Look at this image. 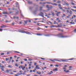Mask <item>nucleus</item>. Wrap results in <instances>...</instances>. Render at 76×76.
<instances>
[{
  "instance_id": "nucleus-1",
  "label": "nucleus",
  "mask_w": 76,
  "mask_h": 76,
  "mask_svg": "<svg viewBox=\"0 0 76 76\" xmlns=\"http://www.w3.org/2000/svg\"><path fill=\"white\" fill-rule=\"evenodd\" d=\"M62 35H63V33H59L58 35V37H59L60 38H66L67 37V36H64Z\"/></svg>"
},
{
  "instance_id": "nucleus-2",
  "label": "nucleus",
  "mask_w": 76,
  "mask_h": 76,
  "mask_svg": "<svg viewBox=\"0 0 76 76\" xmlns=\"http://www.w3.org/2000/svg\"><path fill=\"white\" fill-rule=\"evenodd\" d=\"M20 32H21V33H24L26 34H28V35H31V34L28 31H26L24 30H20L19 31Z\"/></svg>"
},
{
  "instance_id": "nucleus-3",
  "label": "nucleus",
  "mask_w": 76,
  "mask_h": 76,
  "mask_svg": "<svg viewBox=\"0 0 76 76\" xmlns=\"http://www.w3.org/2000/svg\"><path fill=\"white\" fill-rule=\"evenodd\" d=\"M60 60L62 61H64V62L67 61V60L66 59H60Z\"/></svg>"
},
{
  "instance_id": "nucleus-4",
  "label": "nucleus",
  "mask_w": 76,
  "mask_h": 76,
  "mask_svg": "<svg viewBox=\"0 0 76 76\" xmlns=\"http://www.w3.org/2000/svg\"><path fill=\"white\" fill-rule=\"evenodd\" d=\"M6 27H7V26L4 25H2L1 26V28H6Z\"/></svg>"
},
{
  "instance_id": "nucleus-5",
  "label": "nucleus",
  "mask_w": 76,
  "mask_h": 76,
  "mask_svg": "<svg viewBox=\"0 0 76 76\" xmlns=\"http://www.w3.org/2000/svg\"><path fill=\"white\" fill-rule=\"evenodd\" d=\"M38 67V65H36V67H35V69H40V67Z\"/></svg>"
},
{
  "instance_id": "nucleus-6",
  "label": "nucleus",
  "mask_w": 76,
  "mask_h": 76,
  "mask_svg": "<svg viewBox=\"0 0 76 76\" xmlns=\"http://www.w3.org/2000/svg\"><path fill=\"white\" fill-rule=\"evenodd\" d=\"M42 33H41V34H36V35H38V36H41L42 35Z\"/></svg>"
},
{
  "instance_id": "nucleus-7",
  "label": "nucleus",
  "mask_w": 76,
  "mask_h": 76,
  "mask_svg": "<svg viewBox=\"0 0 76 76\" xmlns=\"http://www.w3.org/2000/svg\"><path fill=\"white\" fill-rule=\"evenodd\" d=\"M64 71L65 73H69V70H64Z\"/></svg>"
},
{
  "instance_id": "nucleus-8",
  "label": "nucleus",
  "mask_w": 76,
  "mask_h": 76,
  "mask_svg": "<svg viewBox=\"0 0 76 76\" xmlns=\"http://www.w3.org/2000/svg\"><path fill=\"white\" fill-rule=\"evenodd\" d=\"M51 4H52V5H53V6H57V4L55 3L54 4L52 3H51Z\"/></svg>"
},
{
  "instance_id": "nucleus-9",
  "label": "nucleus",
  "mask_w": 76,
  "mask_h": 76,
  "mask_svg": "<svg viewBox=\"0 0 76 76\" xmlns=\"http://www.w3.org/2000/svg\"><path fill=\"white\" fill-rule=\"evenodd\" d=\"M53 71H58V69H57V68L54 69H53Z\"/></svg>"
},
{
  "instance_id": "nucleus-10",
  "label": "nucleus",
  "mask_w": 76,
  "mask_h": 76,
  "mask_svg": "<svg viewBox=\"0 0 76 76\" xmlns=\"http://www.w3.org/2000/svg\"><path fill=\"white\" fill-rule=\"evenodd\" d=\"M28 3H29V4H32V1H28Z\"/></svg>"
},
{
  "instance_id": "nucleus-11",
  "label": "nucleus",
  "mask_w": 76,
  "mask_h": 76,
  "mask_svg": "<svg viewBox=\"0 0 76 76\" xmlns=\"http://www.w3.org/2000/svg\"><path fill=\"white\" fill-rule=\"evenodd\" d=\"M70 9H71V10H72V9L71 8V7H68L67 8V10H70Z\"/></svg>"
},
{
  "instance_id": "nucleus-12",
  "label": "nucleus",
  "mask_w": 76,
  "mask_h": 76,
  "mask_svg": "<svg viewBox=\"0 0 76 76\" xmlns=\"http://www.w3.org/2000/svg\"><path fill=\"white\" fill-rule=\"evenodd\" d=\"M51 13H52V15H53V16H54V15H55V14H54V13L53 12H51Z\"/></svg>"
},
{
  "instance_id": "nucleus-13",
  "label": "nucleus",
  "mask_w": 76,
  "mask_h": 76,
  "mask_svg": "<svg viewBox=\"0 0 76 76\" xmlns=\"http://www.w3.org/2000/svg\"><path fill=\"white\" fill-rule=\"evenodd\" d=\"M74 59V58H70V59H68L69 60H73Z\"/></svg>"
},
{
  "instance_id": "nucleus-14",
  "label": "nucleus",
  "mask_w": 76,
  "mask_h": 76,
  "mask_svg": "<svg viewBox=\"0 0 76 76\" xmlns=\"http://www.w3.org/2000/svg\"><path fill=\"white\" fill-rule=\"evenodd\" d=\"M24 22L25 24H27L28 23V20H27L26 21H24Z\"/></svg>"
},
{
  "instance_id": "nucleus-15",
  "label": "nucleus",
  "mask_w": 76,
  "mask_h": 76,
  "mask_svg": "<svg viewBox=\"0 0 76 76\" xmlns=\"http://www.w3.org/2000/svg\"><path fill=\"white\" fill-rule=\"evenodd\" d=\"M39 15H44V14L42 13V12H41L39 14Z\"/></svg>"
},
{
  "instance_id": "nucleus-16",
  "label": "nucleus",
  "mask_w": 76,
  "mask_h": 76,
  "mask_svg": "<svg viewBox=\"0 0 76 76\" xmlns=\"http://www.w3.org/2000/svg\"><path fill=\"white\" fill-rule=\"evenodd\" d=\"M3 14H4V15H6V14H7V12H4L2 13Z\"/></svg>"
},
{
  "instance_id": "nucleus-17",
  "label": "nucleus",
  "mask_w": 76,
  "mask_h": 76,
  "mask_svg": "<svg viewBox=\"0 0 76 76\" xmlns=\"http://www.w3.org/2000/svg\"><path fill=\"white\" fill-rule=\"evenodd\" d=\"M69 13H70V15H72V11L71 10H69Z\"/></svg>"
},
{
  "instance_id": "nucleus-18",
  "label": "nucleus",
  "mask_w": 76,
  "mask_h": 76,
  "mask_svg": "<svg viewBox=\"0 0 76 76\" xmlns=\"http://www.w3.org/2000/svg\"><path fill=\"white\" fill-rule=\"evenodd\" d=\"M54 60H56V61H59V60L57 59H54Z\"/></svg>"
},
{
  "instance_id": "nucleus-19",
  "label": "nucleus",
  "mask_w": 76,
  "mask_h": 76,
  "mask_svg": "<svg viewBox=\"0 0 76 76\" xmlns=\"http://www.w3.org/2000/svg\"><path fill=\"white\" fill-rule=\"evenodd\" d=\"M14 52L16 53H20V52H18L17 51H14Z\"/></svg>"
},
{
  "instance_id": "nucleus-20",
  "label": "nucleus",
  "mask_w": 76,
  "mask_h": 76,
  "mask_svg": "<svg viewBox=\"0 0 76 76\" xmlns=\"http://www.w3.org/2000/svg\"><path fill=\"white\" fill-rule=\"evenodd\" d=\"M37 73L38 74V75H41V72H37Z\"/></svg>"
},
{
  "instance_id": "nucleus-21",
  "label": "nucleus",
  "mask_w": 76,
  "mask_h": 76,
  "mask_svg": "<svg viewBox=\"0 0 76 76\" xmlns=\"http://www.w3.org/2000/svg\"><path fill=\"white\" fill-rule=\"evenodd\" d=\"M9 60V58H6L5 60L6 61H7V60Z\"/></svg>"
},
{
  "instance_id": "nucleus-22",
  "label": "nucleus",
  "mask_w": 76,
  "mask_h": 76,
  "mask_svg": "<svg viewBox=\"0 0 76 76\" xmlns=\"http://www.w3.org/2000/svg\"><path fill=\"white\" fill-rule=\"evenodd\" d=\"M65 4L66 6H69V4L68 3H65Z\"/></svg>"
},
{
  "instance_id": "nucleus-23",
  "label": "nucleus",
  "mask_w": 76,
  "mask_h": 76,
  "mask_svg": "<svg viewBox=\"0 0 76 76\" xmlns=\"http://www.w3.org/2000/svg\"><path fill=\"white\" fill-rule=\"evenodd\" d=\"M37 29L38 30H40V29H42L40 28H37Z\"/></svg>"
},
{
  "instance_id": "nucleus-24",
  "label": "nucleus",
  "mask_w": 76,
  "mask_h": 76,
  "mask_svg": "<svg viewBox=\"0 0 76 76\" xmlns=\"http://www.w3.org/2000/svg\"><path fill=\"white\" fill-rule=\"evenodd\" d=\"M71 10H72L73 12H76V10H75L73 9H71Z\"/></svg>"
},
{
  "instance_id": "nucleus-25",
  "label": "nucleus",
  "mask_w": 76,
  "mask_h": 76,
  "mask_svg": "<svg viewBox=\"0 0 76 76\" xmlns=\"http://www.w3.org/2000/svg\"><path fill=\"white\" fill-rule=\"evenodd\" d=\"M19 69H21L22 68H23V67L22 66H19Z\"/></svg>"
},
{
  "instance_id": "nucleus-26",
  "label": "nucleus",
  "mask_w": 76,
  "mask_h": 76,
  "mask_svg": "<svg viewBox=\"0 0 76 76\" xmlns=\"http://www.w3.org/2000/svg\"><path fill=\"white\" fill-rule=\"evenodd\" d=\"M50 60L52 61H53V62H54L55 61L54 59L53 60L50 59Z\"/></svg>"
},
{
  "instance_id": "nucleus-27",
  "label": "nucleus",
  "mask_w": 76,
  "mask_h": 76,
  "mask_svg": "<svg viewBox=\"0 0 76 76\" xmlns=\"http://www.w3.org/2000/svg\"><path fill=\"white\" fill-rule=\"evenodd\" d=\"M37 10H36V11H34L33 12V13L35 14V13H36V12H37Z\"/></svg>"
},
{
  "instance_id": "nucleus-28",
  "label": "nucleus",
  "mask_w": 76,
  "mask_h": 76,
  "mask_svg": "<svg viewBox=\"0 0 76 76\" xmlns=\"http://www.w3.org/2000/svg\"><path fill=\"white\" fill-rule=\"evenodd\" d=\"M6 72L7 73H9V70H8V69H7L6 71Z\"/></svg>"
},
{
  "instance_id": "nucleus-29",
  "label": "nucleus",
  "mask_w": 76,
  "mask_h": 76,
  "mask_svg": "<svg viewBox=\"0 0 76 76\" xmlns=\"http://www.w3.org/2000/svg\"><path fill=\"white\" fill-rule=\"evenodd\" d=\"M46 3H48V4H51V3H52L51 2H46Z\"/></svg>"
},
{
  "instance_id": "nucleus-30",
  "label": "nucleus",
  "mask_w": 76,
  "mask_h": 76,
  "mask_svg": "<svg viewBox=\"0 0 76 76\" xmlns=\"http://www.w3.org/2000/svg\"><path fill=\"white\" fill-rule=\"evenodd\" d=\"M46 6V7H47V8H49V5H47Z\"/></svg>"
},
{
  "instance_id": "nucleus-31",
  "label": "nucleus",
  "mask_w": 76,
  "mask_h": 76,
  "mask_svg": "<svg viewBox=\"0 0 76 76\" xmlns=\"http://www.w3.org/2000/svg\"><path fill=\"white\" fill-rule=\"evenodd\" d=\"M66 12H67V13H69L70 11H69V10H67Z\"/></svg>"
},
{
  "instance_id": "nucleus-32",
  "label": "nucleus",
  "mask_w": 76,
  "mask_h": 76,
  "mask_svg": "<svg viewBox=\"0 0 76 76\" xmlns=\"http://www.w3.org/2000/svg\"><path fill=\"white\" fill-rule=\"evenodd\" d=\"M15 66H16V67H18V64H15Z\"/></svg>"
},
{
  "instance_id": "nucleus-33",
  "label": "nucleus",
  "mask_w": 76,
  "mask_h": 76,
  "mask_svg": "<svg viewBox=\"0 0 76 76\" xmlns=\"http://www.w3.org/2000/svg\"><path fill=\"white\" fill-rule=\"evenodd\" d=\"M41 59H42V60H45V58H41Z\"/></svg>"
},
{
  "instance_id": "nucleus-34",
  "label": "nucleus",
  "mask_w": 76,
  "mask_h": 76,
  "mask_svg": "<svg viewBox=\"0 0 76 76\" xmlns=\"http://www.w3.org/2000/svg\"><path fill=\"white\" fill-rule=\"evenodd\" d=\"M61 3V1H58V2H57V3Z\"/></svg>"
},
{
  "instance_id": "nucleus-35",
  "label": "nucleus",
  "mask_w": 76,
  "mask_h": 76,
  "mask_svg": "<svg viewBox=\"0 0 76 76\" xmlns=\"http://www.w3.org/2000/svg\"><path fill=\"white\" fill-rule=\"evenodd\" d=\"M56 67H59V66L58 65L56 64L55 65Z\"/></svg>"
},
{
  "instance_id": "nucleus-36",
  "label": "nucleus",
  "mask_w": 76,
  "mask_h": 76,
  "mask_svg": "<svg viewBox=\"0 0 76 76\" xmlns=\"http://www.w3.org/2000/svg\"><path fill=\"white\" fill-rule=\"evenodd\" d=\"M11 67H12V66L10 65H9L8 66V67H9L10 68H11Z\"/></svg>"
},
{
  "instance_id": "nucleus-37",
  "label": "nucleus",
  "mask_w": 76,
  "mask_h": 76,
  "mask_svg": "<svg viewBox=\"0 0 76 76\" xmlns=\"http://www.w3.org/2000/svg\"><path fill=\"white\" fill-rule=\"evenodd\" d=\"M4 54V53H2L1 54V56H3Z\"/></svg>"
},
{
  "instance_id": "nucleus-38",
  "label": "nucleus",
  "mask_w": 76,
  "mask_h": 76,
  "mask_svg": "<svg viewBox=\"0 0 76 76\" xmlns=\"http://www.w3.org/2000/svg\"><path fill=\"white\" fill-rule=\"evenodd\" d=\"M42 8H43V7H40V10H42Z\"/></svg>"
},
{
  "instance_id": "nucleus-39",
  "label": "nucleus",
  "mask_w": 76,
  "mask_h": 76,
  "mask_svg": "<svg viewBox=\"0 0 76 76\" xmlns=\"http://www.w3.org/2000/svg\"><path fill=\"white\" fill-rule=\"evenodd\" d=\"M1 70H2V71H4V69H3V68H1Z\"/></svg>"
},
{
  "instance_id": "nucleus-40",
  "label": "nucleus",
  "mask_w": 76,
  "mask_h": 76,
  "mask_svg": "<svg viewBox=\"0 0 76 76\" xmlns=\"http://www.w3.org/2000/svg\"><path fill=\"white\" fill-rule=\"evenodd\" d=\"M71 4H72V5H74L75 4V3H73V2H71Z\"/></svg>"
},
{
  "instance_id": "nucleus-41",
  "label": "nucleus",
  "mask_w": 76,
  "mask_h": 76,
  "mask_svg": "<svg viewBox=\"0 0 76 76\" xmlns=\"http://www.w3.org/2000/svg\"><path fill=\"white\" fill-rule=\"evenodd\" d=\"M64 8H65V9H66V10H67V8H66V7H64Z\"/></svg>"
},
{
  "instance_id": "nucleus-42",
  "label": "nucleus",
  "mask_w": 76,
  "mask_h": 76,
  "mask_svg": "<svg viewBox=\"0 0 76 76\" xmlns=\"http://www.w3.org/2000/svg\"><path fill=\"white\" fill-rule=\"evenodd\" d=\"M34 66H35V65H36V64H37V63L36 62H34Z\"/></svg>"
},
{
  "instance_id": "nucleus-43",
  "label": "nucleus",
  "mask_w": 76,
  "mask_h": 76,
  "mask_svg": "<svg viewBox=\"0 0 76 76\" xmlns=\"http://www.w3.org/2000/svg\"><path fill=\"white\" fill-rule=\"evenodd\" d=\"M18 12H17L16 13V14H18V13H19V11L18 10L17 11Z\"/></svg>"
},
{
  "instance_id": "nucleus-44",
  "label": "nucleus",
  "mask_w": 76,
  "mask_h": 76,
  "mask_svg": "<svg viewBox=\"0 0 76 76\" xmlns=\"http://www.w3.org/2000/svg\"><path fill=\"white\" fill-rule=\"evenodd\" d=\"M31 74H28L26 76H31Z\"/></svg>"
},
{
  "instance_id": "nucleus-45",
  "label": "nucleus",
  "mask_w": 76,
  "mask_h": 76,
  "mask_svg": "<svg viewBox=\"0 0 76 76\" xmlns=\"http://www.w3.org/2000/svg\"><path fill=\"white\" fill-rule=\"evenodd\" d=\"M10 53V52H7V55H9V53Z\"/></svg>"
},
{
  "instance_id": "nucleus-46",
  "label": "nucleus",
  "mask_w": 76,
  "mask_h": 76,
  "mask_svg": "<svg viewBox=\"0 0 76 76\" xmlns=\"http://www.w3.org/2000/svg\"><path fill=\"white\" fill-rule=\"evenodd\" d=\"M62 12H66V10H64L63 9H62Z\"/></svg>"
},
{
  "instance_id": "nucleus-47",
  "label": "nucleus",
  "mask_w": 76,
  "mask_h": 76,
  "mask_svg": "<svg viewBox=\"0 0 76 76\" xmlns=\"http://www.w3.org/2000/svg\"><path fill=\"white\" fill-rule=\"evenodd\" d=\"M59 7V9H63V8H62V7Z\"/></svg>"
},
{
  "instance_id": "nucleus-48",
  "label": "nucleus",
  "mask_w": 76,
  "mask_h": 76,
  "mask_svg": "<svg viewBox=\"0 0 76 76\" xmlns=\"http://www.w3.org/2000/svg\"><path fill=\"white\" fill-rule=\"evenodd\" d=\"M63 16H66V15L64 14H63Z\"/></svg>"
},
{
  "instance_id": "nucleus-49",
  "label": "nucleus",
  "mask_w": 76,
  "mask_h": 76,
  "mask_svg": "<svg viewBox=\"0 0 76 76\" xmlns=\"http://www.w3.org/2000/svg\"><path fill=\"white\" fill-rule=\"evenodd\" d=\"M54 27V26L53 25V26H51L50 27V28H52V27Z\"/></svg>"
},
{
  "instance_id": "nucleus-50",
  "label": "nucleus",
  "mask_w": 76,
  "mask_h": 76,
  "mask_svg": "<svg viewBox=\"0 0 76 76\" xmlns=\"http://www.w3.org/2000/svg\"><path fill=\"white\" fill-rule=\"evenodd\" d=\"M53 6H52L49 7V8H53Z\"/></svg>"
},
{
  "instance_id": "nucleus-51",
  "label": "nucleus",
  "mask_w": 76,
  "mask_h": 76,
  "mask_svg": "<svg viewBox=\"0 0 76 76\" xmlns=\"http://www.w3.org/2000/svg\"><path fill=\"white\" fill-rule=\"evenodd\" d=\"M45 3H46V2L42 3V4H45Z\"/></svg>"
},
{
  "instance_id": "nucleus-52",
  "label": "nucleus",
  "mask_w": 76,
  "mask_h": 76,
  "mask_svg": "<svg viewBox=\"0 0 76 76\" xmlns=\"http://www.w3.org/2000/svg\"><path fill=\"white\" fill-rule=\"evenodd\" d=\"M3 31V29L0 28V31Z\"/></svg>"
},
{
  "instance_id": "nucleus-53",
  "label": "nucleus",
  "mask_w": 76,
  "mask_h": 76,
  "mask_svg": "<svg viewBox=\"0 0 76 76\" xmlns=\"http://www.w3.org/2000/svg\"><path fill=\"white\" fill-rule=\"evenodd\" d=\"M10 62H11V59H10L9 60V63H10Z\"/></svg>"
},
{
  "instance_id": "nucleus-54",
  "label": "nucleus",
  "mask_w": 76,
  "mask_h": 76,
  "mask_svg": "<svg viewBox=\"0 0 76 76\" xmlns=\"http://www.w3.org/2000/svg\"><path fill=\"white\" fill-rule=\"evenodd\" d=\"M40 16H42V17L43 18H44V17L43 15H40Z\"/></svg>"
},
{
  "instance_id": "nucleus-55",
  "label": "nucleus",
  "mask_w": 76,
  "mask_h": 76,
  "mask_svg": "<svg viewBox=\"0 0 76 76\" xmlns=\"http://www.w3.org/2000/svg\"><path fill=\"white\" fill-rule=\"evenodd\" d=\"M28 60H30V61H31V60H32V59L30 58L28 59Z\"/></svg>"
},
{
  "instance_id": "nucleus-56",
  "label": "nucleus",
  "mask_w": 76,
  "mask_h": 76,
  "mask_svg": "<svg viewBox=\"0 0 76 76\" xmlns=\"http://www.w3.org/2000/svg\"><path fill=\"white\" fill-rule=\"evenodd\" d=\"M48 75H51V73L50 72L49 73H48Z\"/></svg>"
},
{
  "instance_id": "nucleus-57",
  "label": "nucleus",
  "mask_w": 76,
  "mask_h": 76,
  "mask_svg": "<svg viewBox=\"0 0 76 76\" xmlns=\"http://www.w3.org/2000/svg\"><path fill=\"white\" fill-rule=\"evenodd\" d=\"M57 13H58V14H59L61 13V12H57Z\"/></svg>"
},
{
  "instance_id": "nucleus-58",
  "label": "nucleus",
  "mask_w": 76,
  "mask_h": 76,
  "mask_svg": "<svg viewBox=\"0 0 76 76\" xmlns=\"http://www.w3.org/2000/svg\"><path fill=\"white\" fill-rule=\"evenodd\" d=\"M69 68H72V66H70L69 67Z\"/></svg>"
},
{
  "instance_id": "nucleus-59",
  "label": "nucleus",
  "mask_w": 76,
  "mask_h": 76,
  "mask_svg": "<svg viewBox=\"0 0 76 76\" xmlns=\"http://www.w3.org/2000/svg\"><path fill=\"white\" fill-rule=\"evenodd\" d=\"M2 64H3L4 63V61H2Z\"/></svg>"
},
{
  "instance_id": "nucleus-60",
  "label": "nucleus",
  "mask_w": 76,
  "mask_h": 76,
  "mask_svg": "<svg viewBox=\"0 0 76 76\" xmlns=\"http://www.w3.org/2000/svg\"><path fill=\"white\" fill-rule=\"evenodd\" d=\"M69 70H72V69L71 68H69Z\"/></svg>"
},
{
  "instance_id": "nucleus-61",
  "label": "nucleus",
  "mask_w": 76,
  "mask_h": 76,
  "mask_svg": "<svg viewBox=\"0 0 76 76\" xmlns=\"http://www.w3.org/2000/svg\"><path fill=\"white\" fill-rule=\"evenodd\" d=\"M24 60L25 61H27V58H26V59H24Z\"/></svg>"
},
{
  "instance_id": "nucleus-62",
  "label": "nucleus",
  "mask_w": 76,
  "mask_h": 76,
  "mask_svg": "<svg viewBox=\"0 0 76 76\" xmlns=\"http://www.w3.org/2000/svg\"><path fill=\"white\" fill-rule=\"evenodd\" d=\"M16 19H18L19 18V17H16Z\"/></svg>"
},
{
  "instance_id": "nucleus-63",
  "label": "nucleus",
  "mask_w": 76,
  "mask_h": 76,
  "mask_svg": "<svg viewBox=\"0 0 76 76\" xmlns=\"http://www.w3.org/2000/svg\"><path fill=\"white\" fill-rule=\"evenodd\" d=\"M47 17L48 18H50V16H47Z\"/></svg>"
},
{
  "instance_id": "nucleus-64",
  "label": "nucleus",
  "mask_w": 76,
  "mask_h": 76,
  "mask_svg": "<svg viewBox=\"0 0 76 76\" xmlns=\"http://www.w3.org/2000/svg\"><path fill=\"white\" fill-rule=\"evenodd\" d=\"M74 31L75 32H76V29L74 30Z\"/></svg>"
}]
</instances>
